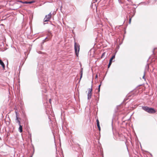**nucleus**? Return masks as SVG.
Segmentation results:
<instances>
[{"label": "nucleus", "instance_id": "obj_16", "mask_svg": "<svg viewBox=\"0 0 157 157\" xmlns=\"http://www.w3.org/2000/svg\"><path fill=\"white\" fill-rule=\"evenodd\" d=\"M105 53H103L102 54V55L101 56V58H102L103 57V56H104L105 55Z\"/></svg>", "mask_w": 157, "mask_h": 157}, {"label": "nucleus", "instance_id": "obj_8", "mask_svg": "<svg viewBox=\"0 0 157 157\" xmlns=\"http://www.w3.org/2000/svg\"><path fill=\"white\" fill-rule=\"evenodd\" d=\"M135 94L134 91H132L130 93L128 94V97H130L132 95L134 94Z\"/></svg>", "mask_w": 157, "mask_h": 157}, {"label": "nucleus", "instance_id": "obj_20", "mask_svg": "<svg viewBox=\"0 0 157 157\" xmlns=\"http://www.w3.org/2000/svg\"><path fill=\"white\" fill-rule=\"evenodd\" d=\"M97 126H98V128L100 127V124H97Z\"/></svg>", "mask_w": 157, "mask_h": 157}, {"label": "nucleus", "instance_id": "obj_1", "mask_svg": "<svg viewBox=\"0 0 157 157\" xmlns=\"http://www.w3.org/2000/svg\"><path fill=\"white\" fill-rule=\"evenodd\" d=\"M142 108L143 110L149 113H154L156 112V111L153 108H149L147 106H143Z\"/></svg>", "mask_w": 157, "mask_h": 157}, {"label": "nucleus", "instance_id": "obj_18", "mask_svg": "<svg viewBox=\"0 0 157 157\" xmlns=\"http://www.w3.org/2000/svg\"><path fill=\"white\" fill-rule=\"evenodd\" d=\"M131 19H132V17L130 18H129V24L131 23Z\"/></svg>", "mask_w": 157, "mask_h": 157}, {"label": "nucleus", "instance_id": "obj_9", "mask_svg": "<svg viewBox=\"0 0 157 157\" xmlns=\"http://www.w3.org/2000/svg\"><path fill=\"white\" fill-rule=\"evenodd\" d=\"M52 35H51V34L50 33V35H49V37L48 38H46L45 40H46V41H48V40H49L52 37Z\"/></svg>", "mask_w": 157, "mask_h": 157}, {"label": "nucleus", "instance_id": "obj_11", "mask_svg": "<svg viewBox=\"0 0 157 157\" xmlns=\"http://www.w3.org/2000/svg\"><path fill=\"white\" fill-rule=\"evenodd\" d=\"M35 2V1L34 0L30 2H28V4H32L34 3Z\"/></svg>", "mask_w": 157, "mask_h": 157}, {"label": "nucleus", "instance_id": "obj_21", "mask_svg": "<svg viewBox=\"0 0 157 157\" xmlns=\"http://www.w3.org/2000/svg\"><path fill=\"white\" fill-rule=\"evenodd\" d=\"M17 123H18L19 125H20V121H18Z\"/></svg>", "mask_w": 157, "mask_h": 157}, {"label": "nucleus", "instance_id": "obj_14", "mask_svg": "<svg viewBox=\"0 0 157 157\" xmlns=\"http://www.w3.org/2000/svg\"><path fill=\"white\" fill-rule=\"evenodd\" d=\"M115 58V55H114L112 56V57H111V59L113 60Z\"/></svg>", "mask_w": 157, "mask_h": 157}, {"label": "nucleus", "instance_id": "obj_10", "mask_svg": "<svg viewBox=\"0 0 157 157\" xmlns=\"http://www.w3.org/2000/svg\"><path fill=\"white\" fill-rule=\"evenodd\" d=\"M80 74H81L80 79H81V78H82V74H83V68H81Z\"/></svg>", "mask_w": 157, "mask_h": 157}, {"label": "nucleus", "instance_id": "obj_23", "mask_svg": "<svg viewBox=\"0 0 157 157\" xmlns=\"http://www.w3.org/2000/svg\"><path fill=\"white\" fill-rule=\"evenodd\" d=\"M98 128V129H99V131H100V130H101V128H100V127Z\"/></svg>", "mask_w": 157, "mask_h": 157}, {"label": "nucleus", "instance_id": "obj_6", "mask_svg": "<svg viewBox=\"0 0 157 157\" xmlns=\"http://www.w3.org/2000/svg\"><path fill=\"white\" fill-rule=\"evenodd\" d=\"M19 130L20 132H22V126L20 125L19 127Z\"/></svg>", "mask_w": 157, "mask_h": 157}, {"label": "nucleus", "instance_id": "obj_12", "mask_svg": "<svg viewBox=\"0 0 157 157\" xmlns=\"http://www.w3.org/2000/svg\"><path fill=\"white\" fill-rule=\"evenodd\" d=\"M20 2L24 4H28V2L27 1L22 2V1H20Z\"/></svg>", "mask_w": 157, "mask_h": 157}, {"label": "nucleus", "instance_id": "obj_5", "mask_svg": "<svg viewBox=\"0 0 157 157\" xmlns=\"http://www.w3.org/2000/svg\"><path fill=\"white\" fill-rule=\"evenodd\" d=\"M0 64L1 65L3 68H4L5 67V65L4 63L0 59Z\"/></svg>", "mask_w": 157, "mask_h": 157}, {"label": "nucleus", "instance_id": "obj_13", "mask_svg": "<svg viewBox=\"0 0 157 157\" xmlns=\"http://www.w3.org/2000/svg\"><path fill=\"white\" fill-rule=\"evenodd\" d=\"M16 121H17V122H18V121H19V119H18V116H17L16 117Z\"/></svg>", "mask_w": 157, "mask_h": 157}, {"label": "nucleus", "instance_id": "obj_19", "mask_svg": "<svg viewBox=\"0 0 157 157\" xmlns=\"http://www.w3.org/2000/svg\"><path fill=\"white\" fill-rule=\"evenodd\" d=\"M15 113H16V117L17 116H18V114H17V111H15Z\"/></svg>", "mask_w": 157, "mask_h": 157}, {"label": "nucleus", "instance_id": "obj_3", "mask_svg": "<svg viewBox=\"0 0 157 157\" xmlns=\"http://www.w3.org/2000/svg\"><path fill=\"white\" fill-rule=\"evenodd\" d=\"M88 99H90L92 96V88H89L88 89Z\"/></svg>", "mask_w": 157, "mask_h": 157}, {"label": "nucleus", "instance_id": "obj_15", "mask_svg": "<svg viewBox=\"0 0 157 157\" xmlns=\"http://www.w3.org/2000/svg\"><path fill=\"white\" fill-rule=\"evenodd\" d=\"M96 121H97V124H99V120L98 119H97V120H96Z\"/></svg>", "mask_w": 157, "mask_h": 157}, {"label": "nucleus", "instance_id": "obj_17", "mask_svg": "<svg viewBox=\"0 0 157 157\" xmlns=\"http://www.w3.org/2000/svg\"><path fill=\"white\" fill-rule=\"evenodd\" d=\"M101 86V84H100L99 86H98V91L99 92L100 91V86Z\"/></svg>", "mask_w": 157, "mask_h": 157}, {"label": "nucleus", "instance_id": "obj_2", "mask_svg": "<svg viewBox=\"0 0 157 157\" xmlns=\"http://www.w3.org/2000/svg\"><path fill=\"white\" fill-rule=\"evenodd\" d=\"M80 49V45L78 44H77L76 42L75 43V53L77 56L78 57L79 54V52Z\"/></svg>", "mask_w": 157, "mask_h": 157}, {"label": "nucleus", "instance_id": "obj_7", "mask_svg": "<svg viewBox=\"0 0 157 157\" xmlns=\"http://www.w3.org/2000/svg\"><path fill=\"white\" fill-rule=\"evenodd\" d=\"M112 60H113V59H110L109 60V64H108V68H109V67H110V65H111V64H112Z\"/></svg>", "mask_w": 157, "mask_h": 157}, {"label": "nucleus", "instance_id": "obj_24", "mask_svg": "<svg viewBox=\"0 0 157 157\" xmlns=\"http://www.w3.org/2000/svg\"><path fill=\"white\" fill-rule=\"evenodd\" d=\"M144 76H143V78H144Z\"/></svg>", "mask_w": 157, "mask_h": 157}, {"label": "nucleus", "instance_id": "obj_22", "mask_svg": "<svg viewBox=\"0 0 157 157\" xmlns=\"http://www.w3.org/2000/svg\"><path fill=\"white\" fill-rule=\"evenodd\" d=\"M49 102L50 103V104H51V99H49Z\"/></svg>", "mask_w": 157, "mask_h": 157}, {"label": "nucleus", "instance_id": "obj_4", "mask_svg": "<svg viewBox=\"0 0 157 157\" xmlns=\"http://www.w3.org/2000/svg\"><path fill=\"white\" fill-rule=\"evenodd\" d=\"M52 14L50 13L48 15H46L44 19V22H47L49 20L51 17Z\"/></svg>", "mask_w": 157, "mask_h": 157}]
</instances>
